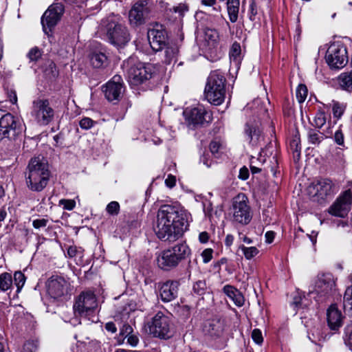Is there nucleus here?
I'll return each instance as SVG.
<instances>
[{"label":"nucleus","mask_w":352,"mask_h":352,"mask_svg":"<svg viewBox=\"0 0 352 352\" xmlns=\"http://www.w3.org/2000/svg\"><path fill=\"white\" fill-rule=\"evenodd\" d=\"M190 214L171 205H164L157 211L153 230L162 241H175L188 230Z\"/></svg>","instance_id":"f257e3e1"},{"label":"nucleus","mask_w":352,"mask_h":352,"mask_svg":"<svg viewBox=\"0 0 352 352\" xmlns=\"http://www.w3.org/2000/svg\"><path fill=\"white\" fill-rule=\"evenodd\" d=\"M28 168V188L32 191H42L46 187L50 178L47 162L43 157H34L30 160Z\"/></svg>","instance_id":"f03ea898"},{"label":"nucleus","mask_w":352,"mask_h":352,"mask_svg":"<svg viewBox=\"0 0 352 352\" xmlns=\"http://www.w3.org/2000/svg\"><path fill=\"white\" fill-rule=\"evenodd\" d=\"M190 254L188 245L185 242H181L160 252L156 257L157 265L160 269L169 271L176 267Z\"/></svg>","instance_id":"7ed1b4c3"},{"label":"nucleus","mask_w":352,"mask_h":352,"mask_svg":"<svg viewBox=\"0 0 352 352\" xmlns=\"http://www.w3.org/2000/svg\"><path fill=\"white\" fill-rule=\"evenodd\" d=\"M109 42L117 47H122L130 41L127 28L118 15H111L103 21Z\"/></svg>","instance_id":"20e7f679"},{"label":"nucleus","mask_w":352,"mask_h":352,"mask_svg":"<svg viewBox=\"0 0 352 352\" xmlns=\"http://www.w3.org/2000/svg\"><path fill=\"white\" fill-rule=\"evenodd\" d=\"M124 66L129 67L127 77L129 82L132 86L143 84L153 77L154 68L151 64L137 63L132 64V60L124 63Z\"/></svg>","instance_id":"39448f33"},{"label":"nucleus","mask_w":352,"mask_h":352,"mask_svg":"<svg viewBox=\"0 0 352 352\" xmlns=\"http://www.w3.org/2000/svg\"><path fill=\"white\" fill-rule=\"evenodd\" d=\"M32 116L40 126H47L54 121L55 110L47 99L38 98L32 102Z\"/></svg>","instance_id":"423d86ee"},{"label":"nucleus","mask_w":352,"mask_h":352,"mask_svg":"<svg viewBox=\"0 0 352 352\" xmlns=\"http://www.w3.org/2000/svg\"><path fill=\"white\" fill-rule=\"evenodd\" d=\"M21 132L22 125L19 119L0 110V141L4 138L14 140Z\"/></svg>","instance_id":"0eeeda50"},{"label":"nucleus","mask_w":352,"mask_h":352,"mask_svg":"<svg viewBox=\"0 0 352 352\" xmlns=\"http://www.w3.org/2000/svg\"><path fill=\"white\" fill-rule=\"evenodd\" d=\"M98 307L96 295L91 291L80 293L73 306L74 314L80 317H89Z\"/></svg>","instance_id":"6e6552de"},{"label":"nucleus","mask_w":352,"mask_h":352,"mask_svg":"<svg viewBox=\"0 0 352 352\" xmlns=\"http://www.w3.org/2000/svg\"><path fill=\"white\" fill-rule=\"evenodd\" d=\"M232 210L234 221L243 225L248 224L251 221L250 208L248 199L243 193H239L232 199Z\"/></svg>","instance_id":"1a4fd4ad"},{"label":"nucleus","mask_w":352,"mask_h":352,"mask_svg":"<svg viewBox=\"0 0 352 352\" xmlns=\"http://www.w3.org/2000/svg\"><path fill=\"white\" fill-rule=\"evenodd\" d=\"M326 61L330 67L341 69L348 62L347 51L340 43H333L329 47L326 53Z\"/></svg>","instance_id":"9d476101"},{"label":"nucleus","mask_w":352,"mask_h":352,"mask_svg":"<svg viewBox=\"0 0 352 352\" xmlns=\"http://www.w3.org/2000/svg\"><path fill=\"white\" fill-rule=\"evenodd\" d=\"M150 334L154 337L167 339L171 336L170 323L168 316L162 312L157 313L148 325Z\"/></svg>","instance_id":"9b49d317"},{"label":"nucleus","mask_w":352,"mask_h":352,"mask_svg":"<svg viewBox=\"0 0 352 352\" xmlns=\"http://www.w3.org/2000/svg\"><path fill=\"white\" fill-rule=\"evenodd\" d=\"M206 99L214 105L220 104V72L212 71L207 80L204 90Z\"/></svg>","instance_id":"f8f14e48"},{"label":"nucleus","mask_w":352,"mask_h":352,"mask_svg":"<svg viewBox=\"0 0 352 352\" xmlns=\"http://www.w3.org/2000/svg\"><path fill=\"white\" fill-rule=\"evenodd\" d=\"M210 112L206 111L203 107L186 108L183 111V116L188 127L195 128L204 122H210Z\"/></svg>","instance_id":"ddd939ff"},{"label":"nucleus","mask_w":352,"mask_h":352,"mask_svg":"<svg viewBox=\"0 0 352 352\" xmlns=\"http://www.w3.org/2000/svg\"><path fill=\"white\" fill-rule=\"evenodd\" d=\"M151 9V0H139L131 8L129 14L131 25H139L145 22Z\"/></svg>","instance_id":"4468645a"},{"label":"nucleus","mask_w":352,"mask_h":352,"mask_svg":"<svg viewBox=\"0 0 352 352\" xmlns=\"http://www.w3.org/2000/svg\"><path fill=\"white\" fill-rule=\"evenodd\" d=\"M70 290L69 283L63 277L53 276L47 282V293L54 299H58L68 295Z\"/></svg>","instance_id":"2eb2a0df"},{"label":"nucleus","mask_w":352,"mask_h":352,"mask_svg":"<svg viewBox=\"0 0 352 352\" xmlns=\"http://www.w3.org/2000/svg\"><path fill=\"white\" fill-rule=\"evenodd\" d=\"M63 12L64 7L61 3L53 4L45 12L41 18V23L45 33H47V28L51 30L57 24Z\"/></svg>","instance_id":"dca6fc26"},{"label":"nucleus","mask_w":352,"mask_h":352,"mask_svg":"<svg viewBox=\"0 0 352 352\" xmlns=\"http://www.w3.org/2000/svg\"><path fill=\"white\" fill-rule=\"evenodd\" d=\"M333 184L329 179H320L314 182L309 187V191L314 196L319 199H324L329 196H332L333 192Z\"/></svg>","instance_id":"f3484780"},{"label":"nucleus","mask_w":352,"mask_h":352,"mask_svg":"<svg viewBox=\"0 0 352 352\" xmlns=\"http://www.w3.org/2000/svg\"><path fill=\"white\" fill-rule=\"evenodd\" d=\"M124 90L123 83L120 76H115L104 87L105 98L110 102L118 101Z\"/></svg>","instance_id":"a211bd4d"},{"label":"nucleus","mask_w":352,"mask_h":352,"mask_svg":"<svg viewBox=\"0 0 352 352\" xmlns=\"http://www.w3.org/2000/svg\"><path fill=\"white\" fill-rule=\"evenodd\" d=\"M334 286L335 282L332 275L331 274H323L318 276L314 292L320 297H325L331 292Z\"/></svg>","instance_id":"6ab92c4d"},{"label":"nucleus","mask_w":352,"mask_h":352,"mask_svg":"<svg viewBox=\"0 0 352 352\" xmlns=\"http://www.w3.org/2000/svg\"><path fill=\"white\" fill-rule=\"evenodd\" d=\"M147 37L149 44L154 51H160L166 46L167 35L166 31L162 28L149 29Z\"/></svg>","instance_id":"aec40b11"},{"label":"nucleus","mask_w":352,"mask_h":352,"mask_svg":"<svg viewBox=\"0 0 352 352\" xmlns=\"http://www.w3.org/2000/svg\"><path fill=\"white\" fill-rule=\"evenodd\" d=\"M180 283L178 280H169L160 287V295L164 302H168L177 297Z\"/></svg>","instance_id":"412c9836"},{"label":"nucleus","mask_w":352,"mask_h":352,"mask_svg":"<svg viewBox=\"0 0 352 352\" xmlns=\"http://www.w3.org/2000/svg\"><path fill=\"white\" fill-rule=\"evenodd\" d=\"M327 322L331 329L337 330L342 325V316L341 311L336 305H331L327 312Z\"/></svg>","instance_id":"4be33fe9"},{"label":"nucleus","mask_w":352,"mask_h":352,"mask_svg":"<svg viewBox=\"0 0 352 352\" xmlns=\"http://www.w3.org/2000/svg\"><path fill=\"white\" fill-rule=\"evenodd\" d=\"M223 292L235 305L241 307L243 305L244 298L241 293L234 287L227 285L223 287Z\"/></svg>","instance_id":"5701e85b"},{"label":"nucleus","mask_w":352,"mask_h":352,"mask_svg":"<svg viewBox=\"0 0 352 352\" xmlns=\"http://www.w3.org/2000/svg\"><path fill=\"white\" fill-rule=\"evenodd\" d=\"M89 60L95 68H103L108 64V58L104 52L100 51L93 52L89 55Z\"/></svg>","instance_id":"b1692460"},{"label":"nucleus","mask_w":352,"mask_h":352,"mask_svg":"<svg viewBox=\"0 0 352 352\" xmlns=\"http://www.w3.org/2000/svg\"><path fill=\"white\" fill-rule=\"evenodd\" d=\"M351 210L346 206L339 202L337 199L333 202L329 209V212L335 216L341 218L345 217Z\"/></svg>","instance_id":"393cba45"},{"label":"nucleus","mask_w":352,"mask_h":352,"mask_svg":"<svg viewBox=\"0 0 352 352\" xmlns=\"http://www.w3.org/2000/svg\"><path fill=\"white\" fill-rule=\"evenodd\" d=\"M351 210L352 206V182L346 186V189L336 199Z\"/></svg>","instance_id":"a878e982"},{"label":"nucleus","mask_w":352,"mask_h":352,"mask_svg":"<svg viewBox=\"0 0 352 352\" xmlns=\"http://www.w3.org/2000/svg\"><path fill=\"white\" fill-rule=\"evenodd\" d=\"M239 4V0H228L227 1V11L232 23H235L238 19Z\"/></svg>","instance_id":"bb28decb"},{"label":"nucleus","mask_w":352,"mask_h":352,"mask_svg":"<svg viewBox=\"0 0 352 352\" xmlns=\"http://www.w3.org/2000/svg\"><path fill=\"white\" fill-rule=\"evenodd\" d=\"M245 133L250 139V142L255 144V145L259 142L262 138L261 131L258 129H255V126H252L250 123L245 124Z\"/></svg>","instance_id":"cd10ccee"},{"label":"nucleus","mask_w":352,"mask_h":352,"mask_svg":"<svg viewBox=\"0 0 352 352\" xmlns=\"http://www.w3.org/2000/svg\"><path fill=\"white\" fill-rule=\"evenodd\" d=\"M340 87L348 92H352V71L341 74L338 77Z\"/></svg>","instance_id":"c85d7f7f"},{"label":"nucleus","mask_w":352,"mask_h":352,"mask_svg":"<svg viewBox=\"0 0 352 352\" xmlns=\"http://www.w3.org/2000/svg\"><path fill=\"white\" fill-rule=\"evenodd\" d=\"M331 133L332 132L330 131L324 134L315 129H309L307 134L308 141L310 144L318 145L324 138H327Z\"/></svg>","instance_id":"c756f323"},{"label":"nucleus","mask_w":352,"mask_h":352,"mask_svg":"<svg viewBox=\"0 0 352 352\" xmlns=\"http://www.w3.org/2000/svg\"><path fill=\"white\" fill-rule=\"evenodd\" d=\"M290 149L293 153V157L295 162H298L300 157V140L298 135H295L290 142Z\"/></svg>","instance_id":"7c9ffc66"},{"label":"nucleus","mask_w":352,"mask_h":352,"mask_svg":"<svg viewBox=\"0 0 352 352\" xmlns=\"http://www.w3.org/2000/svg\"><path fill=\"white\" fill-rule=\"evenodd\" d=\"M343 307L346 313L352 315V286L348 287L343 298Z\"/></svg>","instance_id":"2f4dec72"},{"label":"nucleus","mask_w":352,"mask_h":352,"mask_svg":"<svg viewBox=\"0 0 352 352\" xmlns=\"http://www.w3.org/2000/svg\"><path fill=\"white\" fill-rule=\"evenodd\" d=\"M241 49V45L239 43L234 42L230 48V58L232 61H233L236 65H238L240 60Z\"/></svg>","instance_id":"473e14b6"},{"label":"nucleus","mask_w":352,"mask_h":352,"mask_svg":"<svg viewBox=\"0 0 352 352\" xmlns=\"http://www.w3.org/2000/svg\"><path fill=\"white\" fill-rule=\"evenodd\" d=\"M12 285V278L10 274L4 272L0 274V289L6 292L11 288Z\"/></svg>","instance_id":"72a5a7b5"},{"label":"nucleus","mask_w":352,"mask_h":352,"mask_svg":"<svg viewBox=\"0 0 352 352\" xmlns=\"http://www.w3.org/2000/svg\"><path fill=\"white\" fill-rule=\"evenodd\" d=\"M134 331L133 327L129 324H124L120 329V333L118 337V342L119 344L124 342V340L127 338Z\"/></svg>","instance_id":"f704fd0d"},{"label":"nucleus","mask_w":352,"mask_h":352,"mask_svg":"<svg viewBox=\"0 0 352 352\" xmlns=\"http://www.w3.org/2000/svg\"><path fill=\"white\" fill-rule=\"evenodd\" d=\"M239 248L241 250L245 258L248 260L252 258L259 252L258 250L254 246L245 247L243 245H241Z\"/></svg>","instance_id":"c9c22d12"},{"label":"nucleus","mask_w":352,"mask_h":352,"mask_svg":"<svg viewBox=\"0 0 352 352\" xmlns=\"http://www.w3.org/2000/svg\"><path fill=\"white\" fill-rule=\"evenodd\" d=\"M343 340L345 344L352 351V322L344 327Z\"/></svg>","instance_id":"e433bc0d"},{"label":"nucleus","mask_w":352,"mask_h":352,"mask_svg":"<svg viewBox=\"0 0 352 352\" xmlns=\"http://www.w3.org/2000/svg\"><path fill=\"white\" fill-rule=\"evenodd\" d=\"M43 52L38 47H34L27 54L30 62H36L42 56Z\"/></svg>","instance_id":"4c0bfd02"},{"label":"nucleus","mask_w":352,"mask_h":352,"mask_svg":"<svg viewBox=\"0 0 352 352\" xmlns=\"http://www.w3.org/2000/svg\"><path fill=\"white\" fill-rule=\"evenodd\" d=\"M308 90L305 85L300 84L298 86L296 95L298 102H303L307 96Z\"/></svg>","instance_id":"58836bf2"},{"label":"nucleus","mask_w":352,"mask_h":352,"mask_svg":"<svg viewBox=\"0 0 352 352\" xmlns=\"http://www.w3.org/2000/svg\"><path fill=\"white\" fill-rule=\"evenodd\" d=\"M14 281L16 286V292H19L25 282V275L21 272H16L14 274Z\"/></svg>","instance_id":"ea45409f"},{"label":"nucleus","mask_w":352,"mask_h":352,"mask_svg":"<svg viewBox=\"0 0 352 352\" xmlns=\"http://www.w3.org/2000/svg\"><path fill=\"white\" fill-rule=\"evenodd\" d=\"M314 124L318 128H322L327 122V116L324 111H318L314 120Z\"/></svg>","instance_id":"a19ab883"},{"label":"nucleus","mask_w":352,"mask_h":352,"mask_svg":"<svg viewBox=\"0 0 352 352\" xmlns=\"http://www.w3.org/2000/svg\"><path fill=\"white\" fill-rule=\"evenodd\" d=\"M194 293L199 296L203 295L206 290V284L204 280H198L192 286Z\"/></svg>","instance_id":"79ce46f5"},{"label":"nucleus","mask_w":352,"mask_h":352,"mask_svg":"<svg viewBox=\"0 0 352 352\" xmlns=\"http://www.w3.org/2000/svg\"><path fill=\"white\" fill-rule=\"evenodd\" d=\"M120 208L119 203L118 201H113L107 204L106 211L110 215H117L120 212Z\"/></svg>","instance_id":"37998d69"},{"label":"nucleus","mask_w":352,"mask_h":352,"mask_svg":"<svg viewBox=\"0 0 352 352\" xmlns=\"http://www.w3.org/2000/svg\"><path fill=\"white\" fill-rule=\"evenodd\" d=\"M256 162H258L259 163L261 164V165H263V163L265 162V159H263V157L261 155H260V157H258V158L253 157L251 160V162H250V169H251V171H252V174L258 173L260 171H261V170H262V168L256 166V165H254L255 164H256Z\"/></svg>","instance_id":"c03bdc74"},{"label":"nucleus","mask_w":352,"mask_h":352,"mask_svg":"<svg viewBox=\"0 0 352 352\" xmlns=\"http://www.w3.org/2000/svg\"><path fill=\"white\" fill-rule=\"evenodd\" d=\"M96 123V122L94 121L92 119L85 117L80 120L79 125L81 129L88 130L93 127Z\"/></svg>","instance_id":"a18cd8bd"},{"label":"nucleus","mask_w":352,"mask_h":352,"mask_svg":"<svg viewBox=\"0 0 352 352\" xmlns=\"http://www.w3.org/2000/svg\"><path fill=\"white\" fill-rule=\"evenodd\" d=\"M178 50L176 47H167L165 50V56L166 61L170 63L173 58L177 54Z\"/></svg>","instance_id":"49530a36"},{"label":"nucleus","mask_w":352,"mask_h":352,"mask_svg":"<svg viewBox=\"0 0 352 352\" xmlns=\"http://www.w3.org/2000/svg\"><path fill=\"white\" fill-rule=\"evenodd\" d=\"M258 14L257 6L255 0H250L249 8V19L250 21H254L256 16Z\"/></svg>","instance_id":"de8ad7c7"},{"label":"nucleus","mask_w":352,"mask_h":352,"mask_svg":"<svg viewBox=\"0 0 352 352\" xmlns=\"http://www.w3.org/2000/svg\"><path fill=\"white\" fill-rule=\"evenodd\" d=\"M172 10L175 13H177L179 17H182L188 12V7L185 3H179L176 6H173Z\"/></svg>","instance_id":"09e8293b"},{"label":"nucleus","mask_w":352,"mask_h":352,"mask_svg":"<svg viewBox=\"0 0 352 352\" xmlns=\"http://www.w3.org/2000/svg\"><path fill=\"white\" fill-rule=\"evenodd\" d=\"M36 349L37 344L34 341H28L23 344L21 352H35Z\"/></svg>","instance_id":"8fccbe9b"},{"label":"nucleus","mask_w":352,"mask_h":352,"mask_svg":"<svg viewBox=\"0 0 352 352\" xmlns=\"http://www.w3.org/2000/svg\"><path fill=\"white\" fill-rule=\"evenodd\" d=\"M126 343L133 347L136 346L139 343L138 333L133 331L129 336H128L126 338Z\"/></svg>","instance_id":"3c124183"},{"label":"nucleus","mask_w":352,"mask_h":352,"mask_svg":"<svg viewBox=\"0 0 352 352\" xmlns=\"http://www.w3.org/2000/svg\"><path fill=\"white\" fill-rule=\"evenodd\" d=\"M59 204L63 206L64 209L67 210H72L76 206V202L72 199H60Z\"/></svg>","instance_id":"603ef678"},{"label":"nucleus","mask_w":352,"mask_h":352,"mask_svg":"<svg viewBox=\"0 0 352 352\" xmlns=\"http://www.w3.org/2000/svg\"><path fill=\"white\" fill-rule=\"evenodd\" d=\"M220 149V143L217 141H212L210 144V150L211 153L216 157L219 159V150Z\"/></svg>","instance_id":"864d4df0"},{"label":"nucleus","mask_w":352,"mask_h":352,"mask_svg":"<svg viewBox=\"0 0 352 352\" xmlns=\"http://www.w3.org/2000/svg\"><path fill=\"white\" fill-rule=\"evenodd\" d=\"M49 222L47 219H36L33 220L32 226L35 229H40L42 228H45Z\"/></svg>","instance_id":"5fc2aeb1"},{"label":"nucleus","mask_w":352,"mask_h":352,"mask_svg":"<svg viewBox=\"0 0 352 352\" xmlns=\"http://www.w3.org/2000/svg\"><path fill=\"white\" fill-rule=\"evenodd\" d=\"M252 338L253 340L258 344H261L263 341L262 333L261 330L258 329H255L252 331Z\"/></svg>","instance_id":"6e6d98bb"},{"label":"nucleus","mask_w":352,"mask_h":352,"mask_svg":"<svg viewBox=\"0 0 352 352\" xmlns=\"http://www.w3.org/2000/svg\"><path fill=\"white\" fill-rule=\"evenodd\" d=\"M213 250L211 248L204 250L201 253L203 261L205 263H208L212 258Z\"/></svg>","instance_id":"4d7b16f0"},{"label":"nucleus","mask_w":352,"mask_h":352,"mask_svg":"<svg viewBox=\"0 0 352 352\" xmlns=\"http://www.w3.org/2000/svg\"><path fill=\"white\" fill-rule=\"evenodd\" d=\"M332 111L334 117L338 119L342 115L344 110L338 103H335L333 105Z\"/></svg>","instance_id":"13d9d810"},{"label":"nucleus","mask_w":352,"mask_h":352,"mask_svg":"<svg viewBox=\"0 0 352 352\" xmlns=\"http://www.w3.org/2000/svg\"><path fill=\"white\" fill-rule=\"evenodd\" d=\"M335 142L338 145H343L344 144V135L340 130H337L334 135Z\"/></svg>","instance_id":"bf43d9fd"},{"label":"nucleus","mask_w":352,"mask_h":352,"mask_svg":"<svg viewBox=\"0 0 352 352\" xmlns=\"http://www.w3.org/2000/svg\"><path fill=\"white\" fill-rule=\"evenodd\" d=\"M165 184L168 188H173L176 184L175 177L172 175H168L165 180Z\"/></svg>","instance_id":"052dcab7"},{"label":"nucleus","mask_w":352,"mask_h":352,"mask_svg":"<svg viewBox=\"0 0 352 352\" xmlns=\"http://www.w3.org/2000/svg\"><path fill=\"white\" fill-rule=\"evenodd\" d=\"M49 69H46L45 72L46 74L51 73L53 76L56 75V65L53 61H50L48 65Z\"/></svg>","instance_id":"680f3d73"},{"label":"nucleus","mask_w":352,"mask_h":352,"mask_svg":"<svg viewBox=\"0 0 352 352\" xmlns=\"http://www.w3.org/2000/svg\"><path fill=\"white\" fill-rule=\"evenodd\" d=\"M248 177H249V170L245 166H243L239 170V177L240 179H241L242 180H245L248 178Z\"/></svg>","instance_id":"e2e57ef3"},{"label":"nucleus","mask_w":352,"mask_h":352,"mask_svg":"<svg viewBox=\"0 0 352 352\" xmlns=\"http://www.w3.org/2000/svg\"><path fill=\"white\" fill-rule=\"evenodd\" d=\"M8 97L9 98V100L12 104H16L17 102V96L16 93L14 90H10L8 92Z\"/></svg>","instance_id":"0e129e2a"},{"label":"nucleus","mask_w":352,"mask_h":352,"mask_svg":"<svg viewBox=\"0 0 352 352\" xmlns=\"http://www.w3.org/2000/svg\"><path fill=\"white\" fill-rule=\"evenodd\" d=\"M209 240V234L207 232H201L199 234V241L201 243H206Z\"/></svg>","instance_id":"69168bd1"},{"label":"nucleus","mask_w":352,"mask_h":352,"mask_svg":"<svg viewBox=\"0 0 352 352\" xmlns=\"http://www.w3.org/2000/svg\"><path fill=\"white\" fill-rule=\"evenodd\" d=\"M78 250L76 246H69L67 249V255L70 258L74 257L78 252Z\"/></svg>","instance_id":"338daca9"},{"label":"nucleus","mask_w":352,"mask_h":352,"mask_svg":"<svg viewBox=\"0 0 352 352\" xmlns=\"http://www.w3.org/2000/svg\"><path fill=\"white\" fill-rule=\"evenodd\" d=\"M105 329L109 331V332H111L112 333H114L116 332L117 331V328L116 327V324L112 322H109L107 323H106L105 324Z\"/></svg>","instance_id":"774afa93"}]
</instances>
